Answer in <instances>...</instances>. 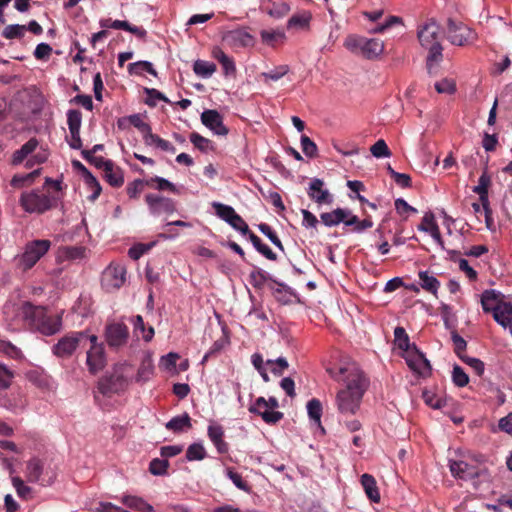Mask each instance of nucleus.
<instances>
[{
  "label": "nucleus",
  "instance_id": "nucleus-29",
  "mask_svg": "<svg viewBox=\"0 0 512 512\" xmlns=\"http://www.w3.org/2000/svg\"><path fill=\"white\" fill-rule=\"evenodd\" d=\"M144 143L146 146H155L162 151L169 152L174 154L176 152V148L167 140L161 138L159 135L149 132L144 138Z\"/></svg>",
  "mask_w": 512,
  "mask_h": 512
},
{
  "label": "nucleus",
  "instance_id": "nucleus-55",
  "mask_svg": "<svg viewBox=\"0 0 512 512\" xmlns=\"http://www.w3.org/2000/svg\"><path fill=\"white\" fill-rule=\"evenodd\" d=\"M144 91L147 95L146 104L151 107L156 106L155 100H161L166 103H170L169 99L163 93H161L159 90L155 88H145Z\"/></svg>",
  "mask_w": 512,
  "mask_h": 512
},
{
  "label": "nucleus",
  "instance_id": "nucleus-36",
  "mask_svg": "<svg viewBox=\"0 0 512 512\" xmlns=\"http://www.w3.org/2000/svg\"><path fill=\"white\" fill-rule=\"evenodd\" d=\"M290 10V5L286 2H271L266 7L267 14L275 19H281L285 17L290 12Z\"/></svg>",
  "mask_w": 512,
  "mask_h": 512
},
{
  "label": "nucleus",
  "instance_id": "nucleus-42",
  "mask_svg": "<svg viewBox=\"0 0 512 512\" xmlns=\"http://www.w3.org/2000/svg\"><path fill=\"white\" fill-rule=\"evenodd\" d=\"M145 187H148L147 179H135L127 184L126 193L130 199H137Z\"/></svg>",
  "mask_w": 512,
  "mask_h": 512
},
{
  "label": "nucleus",
  "instance_id": "nucleus-17",
  "mask_svg": "<svg viewBox=\"0 0 512 512\" xmlns=\"http://www.w3.org/2000/svg\"><path fill=\"white\" fill-rule=\"evenodd\" d=\"M126 386V378L122 374L115 372L99 381L98 390L101 394L108 396L123 390Z\"/></svg>",
  "mask_w": 512,
  "mask_h": 512
},
{
  "label": "nucleus",
  "instance_id": "nucleus-24",
  "mask_svg": "<svg viewBox=\"0 0 512 512\" xmlns=\"http://www.w3.org/2000/svg\"><path fill=\"white\" fill-rule=\"evenodd\" d=\"M38 140L33 137L29 139L20 149L14 151L12 155L11 164L16 166L21 164L30 154H32L38 147Z\"/></svg>",
  "mask_w": 512,
  "mask_h": 512
},
{
  "label": "nucleus",
  "instance_id": "nucleus-14",
  "mask_svg": "<svg viewBox=\"0 0 512 512\" xmlns=\"http://www.w3.org/2000/svg\"><path fill=\"white\" fill-rule=\"evenodd\" d=\"M129 337L128 327L123 323H111L106 326L105 338L111 348H118L127 343Z\"/></svg>",
  "mask_w": 512,
  "mask_h": 512
},
{
  "label": "nucleus",
  "instance_id": "nucleus-58",
  "mask_svg": "<svg viewBox=\"0 0 512 512\" xmlns=\"http://www.w3.org/2000/svg\"><path fill=\"white\" fill-rule=\"evenodd\" d=\"M128 121L143 134V138L152 131L151 126L144 122L139 114L130 115Z\"/></svg>",
  "mask_w": 512,
  "mask_h": 512
},
{
  "label": "nucleus",
  "instance_id": "nucleus-5",
  "mask_svg": "<svg viewBox=\"0 0 512 512\" xmlns=\"http://www.w3.org/2000/svg\"><path fill=\"white\" fill-rule=\"evenodd\" d=\"M344 46L352 53L361 54L367 59H376L384 51V42L380 39H368L362 36L349 35Z\"/></svg>",
  "mask_w": 512,
  "mask_h": 512
},
{
  "label": "nucleus",
  "instance_id": "nucleus-7",
  "mask_svg": "<svg viewBox=\"0 0 512 512\" xmlns=\"http://www.w3.org/2000/svg\"><path fill=\"white\" fill-rule=\"evenodd\" d=\"M279 407L278 400L270 397L266 400L264 397L256 399L255 403L249 407V412L261 416L267 424H276L283 418V413L274 411Z\"/></svg>",
  "mask_w": 512,
  "mask_h": 512
},
{
  "label": "nucleus",
  "instance_id": "nucleus-48",
  "mask_svg": "<svg viewBox=\"0 0 512 512\" xmlns=\"http://www.w3.org/2000/svg\"><path fill=\"white\" fill-rule=\"evenodd\" d=\"M307 412L311 420L317 424H320L322 416V404L318 399L313 398L307 403Z\"/></svg>",
  "mask_w": 512,
  "mask_h": 512
},
{
  "label": "nucleus",
  "instance_id": "nucleus-32",
  "mask_svg": "<svg viewBox=\"0 0 512 512\" xmlns=\"http://www.w3.org/2000/svg\"><path fill=\"white\" fill-rule=\"evenodd\" d=\"M312 20V14L309 11L294 14L287 22V28L307 29Z\"/></svg>",
  "mask_w": 512,
  "mask_h": 512
},
{
  "label": "nucleus",
  "instance_id": "nucleus-59",
  "mask_svg": "<svg viewBox=\"0 0 512 512\" xmlns=\"http://www.w3.org/2000/svg\"><path fill=\"white\" fill-rule=\"evenodd\" d=\"M452 380L458 387H465L469 383V377L465 371L458 365L453 367Z\"/></svg>",
  "mask_w": 512,
  "mask_h": 512
},
{
  "label": "nucleus",
  "instance_id": "nucleus-21",
  "mask_svg": "<svg viewBox=\"0 0 512 512\" xmlns=\"http://www.w3.org/2000/svg\"><path fill=\"white\" fill-rule=\"evenodd\" d=\"M207 435L220 454H225L229 450L228 443L224 440V429L219 424L208 426Z\"/></svg>",
  "mask_w": 512,
  "mask_h": 512
},
{
  "label": "nucleus",
  "instance_id": "nucleus-38",
  "mask_svg": "<svg viewBox=\"0 0 512 512\" xmlns=\"http://www.w3.org/2000/svg\"><path fill=\"white\" fill-rule=\"evenodd\" d=\"M147 184H148L149 188H152V189H155L158 191L168 190L172 193L177 192V189L172 182L168 181L165 178L159 177V176H154V177L147 179Z\"/></svg>",
  "mask_w": 512,
  "mask_h": 512
},
{
  "label": "nucleus",
  "instance_id": "nucleus-47",
  "mask_svg": "<svg viewBox=\"0 0 512 512\" xmlns=\"http://www.w3.org/2000/svg\"><path fill=\"white\" fill-rule=\"evenodd\" d=\"M270 290L272 291L274 297L277 299V301L282 303H287V292L290 290V288L283 284L278 282L277 280L273 279L272 284L269 285Z\"/></svg>",
  "mask_w": 512,
  "mask_h": 512
},
{
  "label": "nucleus",
  "instance_id": "nucleus-22",
  "mask_svg": "<svg viewBox=\"0 0 512 512\" xmlns=\"http://www.w3.org/2000/svg\"><path fill=\"white\" fill-rule=\"evenodd\" d=\"M491 185V177L487 170H484L479 177L478 185L473 187V192L479 195V200L486 212H489L488 189Z\"/></svg>",
  "mask_w": 512,
  "mask_h": 512
},
{
  "label": "nucleus",
  "instance_id": "nucleus-12",
  "mask_svg": "<svg viewBox=\"0 0 512 512\" xmlns=\"http://www.w3.org/2000/svg\"><path fill=\"white\" fill-rule=\"evenodd\" d=\"M145 202L153 215L172 214L176 211L175 202L159 194L148 193Z\"/></svg>",
  "mask_w": 512,
  "mask_h": 512
},
{
  "label": "nucleus",
  "instance_id": "nucleus-6",
  "mask_svg": "<svg viewBox=\"0 0 512 512\" xmlns=\"http://www.w3.org/2000/svg\"><path fill=\"white\" fill-rule=\"evenodd\" d=\"M50 247L51 241L47 239L28 242L19 259V266L24 271L31 269L49 251Z\"/></svg>",
  "mask_w": 512,
  "mask_h": 512
},
{
  "label": "nucleus",
  "instance_id": "nucleus-1",
  "mask_svg": "<svg viewBox=\"0 0 512 512\" xmlns=\"http://www.w3.org/2000/svg\"><path fill=\"white\" fill-rule=\"evenodd\" d=\"M327 372L336 381L345 383L336 396L339 412L355 414L359 409L361 399L367 388V380L355 363H348L338 369L328 368Z\"/></svg>",
  "mask_w": 512,
  "mask_h": 512
},
{
  "label": "nucleus",
  "instance_id": "nucleus-2",
  "mask_svg": "<svg viewBox=\"0 0 512 512\" xmlns=\"http://www.w3.org/2000/svg\"><path fill=\"white\" fill-rule=\"evenodd\" d=\"M3 314L5 320L10 322V325L23 321L46 336L56 334L60 331L62 326L61 316L48 315L44 307L35 306L28 301L22 302L21 304L13 302L5 303Z\"/></svg>",
  "mask_w": 512,
  "mask_h": 512
},
{
  "label": "nucleus",
  "instance_id": "nucleus-53",
  "mask_svg": "<svg viewBox=\"0 0 512 512\" xmlns=\"http://www.w3.org/2000/svg\"><path fill=\"white\" fill-rule=\"evenodd\" d=\"M451 338L454 345V352L462 360L467 356L465 354L467 342L457 332H452Z\"/></svg>",
  "mask_w": 512,
  "mask_h": 512
},
{
  "label": "nucleus",
  "instance_id": "nucleus-61",
  "mask_svg": "<svg viewBox=\"0 0 512 512\" xmlns=\"http://www.w3.org/2000/svg\"><path fill=\"white\" fill-rule=\"evenodd\" d=\"M301 148L307 157L314 158L317 156V145L306 135L301 136Z\"/></svg>",
  "mask_w": 512,
  "mask_h": 512
},
{
  "label": "nucleus",
  "instance_id": "nucleus-11",
  "mask_svg": "<svg viewBox=\"0 0 512 512\" xmlns=\"http://www.w3.org/2000/svg\"><path fill=\"white\" fill-rule=\"evenodd\" d=\"M223 43L233 50L239 48L252 47L254 45V37L246 28H237L226 31L222 36Z\"/></svg>",
  "mask_w": 512,
  "mask_h": 512
},
{
  "label": "nucleus",
  "instance_id": "nucleus-13",
  "mask_svg": "<svg viewBox=\"0 0 512 512\" xmlns=\"http://www.w3.org/2000/svg\"><path fill=\"white\" fill-rule=\"evenodd\" d=\"M405 360L409 368L419 375L425 376L431 372L430 362L415 344H412V349L406 353Z\"/></svg>",
  "mask_w": 512,
  "mask_h": 512
},
{
  "label": "nucleus",
  "instance_id": "nucleus-33",
  "mask_svg": "<svg viewBox=\"0 0 512 512\" xmlns=\"http://www.w3.org/2000/svg\"><path fill=\"white\" fill-rule=\"evenodd\" d=\"M248 237H249V240L251 241V243L253 244L254 248L260 254H262L265 258H267L268 260H271V261H276L277 260L276 253H274L268 245L264 244L262 242V240L256 234H254L251 231L248 234Z\"/></svg>",
  "mask_w": 512,
  "mask_h": 512
},
{
  "label": "nucleus",
  "instance_id": "nucleus-60",
  "mask_svg": "<svg viewBox=\"0 0 512 512\" xmlns=\"http://www.w3.org/2000/svg\"><path fill=\"white\" fill-rule=\"evenodd\" d=\"M153 370L154 367L150 361L142 362L137 372L136 381L145 382L149 380L153 374Z\"/></svg>",
  "mask_w": 512,
  "mask_h": 512
},
{
  "label": "nucleus",
  "instance_id": "nucleus-19",
  "mask_svg": "<svg viewBox=\"0 0 512 512\" xmlns=\"http://www.w3.org/2000/svg\"><path fill=\"white\" fill-rule=\"evenodd\" d=\"M104 346L90 347L87 352L86 363L91 374H96L105 366Z\"/></svg>",
  "mask_w": 512,
  "mask_h": 512
},
{
  "label": "nucleus",
  "instance_id": "nucleus-15",
  "mask_svg": "<svg viewBox=\"0 0 512 512\" xmlns=\"http://www.w3.org/2000/svg\"><path fill=\"white\" fill-rule=\"evenodd\" d=\"M324 186V181L319 178H313L309 183L307 194L318 205L332 204L333 202L332 194Z\"/></svg>",
  "mask_w": 512,
  "mask_h": 512
},
{
  "label": "nucleus",
  "instance_id": "nucleus-44",
  "mask_svg": "<svg viewBox=\"0 0 512 512\" xmlns=\"http://www.w3.org/2000/svg\"><path fill=\"white\" fill-rule=\"evenodd\" d=\"M26 25L10 24L2 31V36L7 40L20 39L25 35Z\"/></svg>",
  "mask_w": 512,
  "mask_h": 512
},
{
  "label": "nucleus",
  "instance_id": "nucleus-31",
  "mask_svg": "<svg viewBox=\"0 0 512 512\" xmlns=\"http://www.w3.org/2000/svg\"><path fill=\"white\" fill-rule=\"evenodd\" d=\"M43 473V464L37 459L33 458L28 461L26 466V478L29 482L37 483L41 481V475Z\"/></svg>",
  "mask_w": 512,
  "mask_h": 512
},
{
  "label": "nucleus",
  "instance_id": "nucleus-9",
  "mask_svg": "<svg viewBox=\"0 0 512 512\" xmlns=\"http://www.w3.org/2000/svg\"><path fill=\"white\" fill-rule=\"evenodd\" d=\"M85 337L84 332H71L63 336L52 347L53 354L62 359L71 357Z\"/></svg>",
  "mask_w": 512,
  "mask_h": 512
},
{
  "label": "nucleus",
  "instance_id": "nucleus-8",
  "mask_svg": "<svg viewBox=\"0 0 512 512\" xmlns=\"http://www.w3.org/2000/svg\"><path fill=\"white\" fill-rule=\"evenodd\" d=\"M447 38L453 45L465 46L475 40V33L465 24L450 18L447 21Z\"/></svg>",
  "mask_w": 512,
  "mask_h": 512
},
{
  "label": "nucleus",
  "instance_id": "nucleus-51",
  "mask_svg": "<svg viewBox=\"0 0 512 512\" xmlns=\"http://www.w3.org/2000/svg\"><path fill=\"white\" fill-rule=\"evenodd\" d=\"M189 138L191 143L202 152L213 149L212 142L197 132H192Z\"/></svg>",
  "mask_w": 512,
  "mask_h": 512
},
{
  "label": "nucleus",
  "instance_id": "nucleus-46",
  "mask_svg": "<svg viewBox=\"0 0 512 512\" xmlns=\"http://www.w3.org/2000/svg\"><path fill=\"white\" fill-rule=\"evenodd\" d=\"M12 484L15 488L17 495L24 499L29 500L33 498V490L31 487L25 485L24 481L20 477H13Z\"/></svg>",
  "mask_w": 512,
  "mask_h": 512
},
{
  "label": "nucleus",
  "instance_id": "nucleus-52",
  "mask_svg": "<svg viewBox=\"0 0 512 512\" xmlns=\"http://www.w3.org/2000/svg\"><path fill=\"white\" fill-rule=\"evenodd\" d=\"M258 229L280 250H284L283 244L276 232L266 223H260Z\"/></svg>",
  "mask_w": 512,
  "mask_h": 512
},
{
  "label": "nucleus",
  "instance_id": "nucleus-26",
  "mask_svg": "<svg viewBox=\"0 0 512 512\" xmlns=\"http://www.w3.org/2000/svg\"><path fill=\"white\" fill-rule=\"evenodd\" d=\"M361 485L367 495V497L374 503L380 501V493L377 487L375 478L370 474H363L361 476Z\"/></svg>",
  "mask_w": 512,
  "mask_h": 512
},
{
  "label": "nucleus",
  "instance_id": "nucleus-34",
  "mask_svg": "<svg viewBox=\"0 0 512 512\" xmlns=\"http://www.w3.org/2000/svg\"><path fill=\"white\" fill-rule=\"evenodd\" d=\"M419 279H420V285L424 290H426L427 292H429L433 295H436V293L440 287V282L437 280L436 277L431 275L428 271H420Z\"/></svg>",
  "mask_w": 512,
  "mask_h": 512
},
{
  "label": "nucleus",
  "instance_id": "nucleus-62",
  "mask_svg": "<svg viewBox=\"0 0 512 512\" xmlns=\"http://www.w3.org/2000/svg\"><path fill=\"white\" fill-rule=\"evenodd\" d=\"M85 178L86 184L93 190L92 195L90 196V199L92 201L96 200L100 193H101V186L98 180L91 174L90 171H88L85 175H83Z\"/></svg>",
  "mask_w": 512,
  "mask_h": 512
},
{
  "label": "nucleus",
  "instance_id": "nucleus-35",
  "mask_svg": "<svg viewBox=\"0 0 512 512\" xmlns=\"http://www.w3.org/2000/svg\"><path fill=\"white\" fill-rule=\"evenodd\" d=\"M268 280L272 282L273 278L266 271L258 267H254L249 274V282L256 289H261Z\"/></svg>",
  "mask_w": 512,
  "mask_h": 512
},
{
  "label": "nucleus",
  "instance_id": "nucleus-23",
  "mask_svg": "<svg viewBox=\"0 0 512 512\" xmlns=\"http://www.w3.org/2000/svg\"><path fill=\"white\" fill-rule=\"evenodd\" d=\"M105 181L114 188H119L124 184V172L116 166L114 162L107 163L106 169L103 171Z\"/></svg>",
  "mask_w": 512,
  "mask_h": 512
},
{
  "label": "nucleus",
  "instance_id": "nucleus-43",
  "mask_svg": "<svg viewBox=\"0 0 512 512\" xmlns=\"http://www.w3.org/2000/svg\"><path fill=\"white\" fill-rule=\"evenodd\" d=\"M193 70L196 75L207 78L216 71V65L212 62L197 60L193 65Z\"/></svg>",
  "mask_w": 512,
  "mask_h": 512
},
{
  "label": "nucleus",
  "instance_id": "nucleus-16",
  "mask_svg": "<svg viewBox=\"0 0 512 512\" xmlns=\"http://www.w3.org/2000/svg\"><path fill=\"white\" fill-rule=\"evenodd\" d=\"M201 122L216 135L226 136L229 132V129L223 123V117L217 110L209 109L203 111Z\"/></svg>",
  "mask_w": 512,
  "mask_h": 512
},
{
  "label": "nucleus",
  "instance_id": "nucleus-18",
  "mask_svg": "<svg viewBox=\"0 0 512 512\" xmlns=\"http://www.w3.org/2000/svg\"><path fill=\"white\" fill-rule=\"evenodd\" d=\"M449 468L451 474L461 480H471L479 476V468L463 460H450Z\"/></svg>",
  "mask_w": 512,
  "mask_h": 512
},
{
  "label": "nucleus",
  "instance_id": "nucleus-64",
  "mask_svg": "<svg viewBox=\"0 0 512 512\" xmlns=\"http://www.w3.org/2000/svg\"><path fill=\"white\" fill-rule=\"evenodd\" d=\"M289 71V67L287 65H281L276 67L275 69L262 73V77L265 81L272 80L277 81L280 78H282L284 75H286Z\"/></svg>",
  "mask_w": 512,
  "mask_h": 512
},
{
  "label": "nucleus",
  "instance_id": "nucleus-30",
  "mask_svg": "<svg viewBox=\"0 0 512 512\" xmlns=\"http://www.w3.org/2000/svg\"><path fill=\"white\" fill-rule=\"evenodd\" d=\"M165 427L175 433L188 430L192 427L191 418L188 413H184L183 415L173 417L166 423Z\"/></svg>",
  "mask_w": 512,
  "mask_h": 512
},
{
  "label": "nucleus",
  "instance_id": "nucleus-20",
  "mask_svg": "<svg viewBox=\"0 0 512 512\" xmlns=\"http://www.w3.org/2000/svg\"><path fill=\"white\" fill-rule=\"evenodd\" d=\"M504 295L494 289L485 290L481 295V305L485 313H492L501 307Z\"/></svg>",
  "mask_w": 512,
  "mask_h": 512
},
{
  "label": "nucleus",
  "instance_id": "nucleus-54",
  "mask_svg": "<svg viewBox=\"0 0 512 512\" xmlns=\"http://www.w3.org/2000/svg\"><path fill=\"white\" fill-rule=\"evenodd\" d=\"M168 467V460L155 458L149 464V471L153 475H165Z\"/></svg>",
  "mask_w": 512,
  "mask_h": 512
},
{
  "label": "nucleus",
  "instance_id": "nucleus-3",
  "mask_svg": "<svg viewBox=\"0 0 512 512\" xmlns=\"http://www.w3.org/2000/svg\"><path fill=\"white\" fill-rule=\"evenodd\" d=\"M417 38L420 45L428 50L426 58L427 71L430 75H435L437 73V66L443 60L440 25L435 19H428L418 26Z\"/></svg>",
  "mask_w": 512,
  "mask_h": 512
},
{
  "label": "nucleus",
  "instance_id": "nucleus-27",
  "mask_svg": "<svg viewBox=\"0 0 512 512\" xmlns=\"http://www.w3.org/2000/svg\"><path fill=\"white\" fill-rule=\"evenodd\" d=\"M121 502L128 508L138 512H154L153 506L138 496L124 495L121 498Z\"/></svg>",
  "mask_w": 512,
  "mask_h": 512
},
{
  "label": "nucleus",
  "instance_id": "nucleus-25",
  "mask_svg": "<svg viewBox=\"0 0 512 512\" xmlns=\"http://www.w3.org/2000/svg\"><path fill=\"white\" fill-rule=\"evenodd\" d=\"M350 215L349 209L336 208L331 212H325L320 215L322 223L328 227L343 223L345 218Z\"/></svg>",
  "mask_w": 512,
  "mask_h": 512
},
{
  "label": "nucleus",
  "instance_id": "nucleus-49",
  "mask_svg": "<svg viewBox=\"0 0 512 512\" xmlns=\"http://www.w3.org/2000/svg\"><path fill=\"white\" fill-rule=\"evenodd\" d=\"M226 476L233 482V484L240 490L244 491V492H249L250 491V486L248 484L247 481H245L242 476L234 471L233 468L231 467H228L226 469Z\"/></svg>",
  "mask_w": 512,
  "mask_h": 512
},
{
  "label": "nucleus",
  "instance_id": "nucleus-41",
  "mask_svg": "<svg viewBox=\"0 0 512 512\" xmlns=\"http://www.w3.org/2000/svg\"><path fill=\"white\" fill-rule=\"evenodd\" d=\"M212 207L214 208L216 215L220 219L227 222L228 224L233 219V217L236 215V211L234 210V208L229 205L219 203V202H213Z\"/></svg>",
  "mask_w": 512,
  "mask_h": 512
},
{
  "label": "nucleus",
  "instance_id": "nucleus-10",
  "mask_svg": "<svg viewBox=\"0 0 512 512\" xmlns=\"http://www.w3.org/2000/svg\"><path fill=\"white\" fill-rule=\"evenodd\" d=\"M125 281V266L112 263L103 271L101 285L107 292H112L121 288Z\"/></svg>",
  "mask_w": 512,
  "mask_h": 512
},
{
  "label": "nucleus",
  "instance_id": "nucleus-63",
  "mask_svg": "<svg viewBox=\"0 0 512 512\" xmlns=\"http://www.w3.org/2000/svg\"><path fill=\"white\" fill-rule=\"evenodd\" d=\"M13 378V371L9 370L6 366L0 364V390L8 389L11 386Z\"/></svg>",
  "mask_w": 512,
  "mask_h": 512
},
{
  "label": "nucleus",
  "instance_id": "nucleus-40",
  "mask_svg": "<svg viewBox=\"0 0 512 512\" xmlns=\"http://www.w3.org/2000/svg\"><path fill=\"white\" fill-rule=\"evenodd\" d=\"M148 72L149 74L156 76L157 72L153 68L151 62L148 61H138L135 63H130L128 65V72L131 75H141L143 72Z\"/></svg>",
  "mask_w": 512,
  "mask_h": 512
},
{
  "label": "nucleus",
  "instance_id": "nucleus-28",
  "mask_svg": "<svg viewBox=\"0 0 512 512\" xmlns=\"http://www.w3.org/2000/svg\"><path fill=\"white\" fill-rule=\"evenodd\" d=\"M494 320L504 328L512 322V303H502L501 307L492 312Z\"/></svg>",
  "mask_w": 512,
  "mask_h": 512
},
{
  "label": "nucleus",
  "instance_id": "nucleus-45",
  "mask_svg": "<svg viewBox=\"0 0 512 512\" xmlns=\"http://www.w3.org/2000/svg\"><path fill=\"white\" fill-rule=\"evenodd\" d=\"M82 123V113L79 110L71 109L67 112V124L70 134L80 131Z\"/></svg>",
  "mask_w": 512,
  "mask_h": 512
},
{
  "label": "nucleus",
  "instance_id": "nucleus-4",
  "mask_svg": "<svg viewBox=\"0 0 512 512\" xmlns=\"http://www.w3.org/2000/svg\"><path fill=\"white\" fill-rule=\"evenodd\" d=\"M60 197L43 190L34 189L23 192L19 203L27 213L43 214L57 206Z\"/></svg>",
  "mask_w": 512,
  "mask_h": 512
},
{
  "label": "nucleus",
  "instance_id": "nucleus-50",
  "mask_svg": "<svg viewBox=\"0 0 512 512\" xmlns=\"http://www.w3.org/2000/svg\"><path fill=\"white\" fill-rule=\"evenodd\" d=\"M206 457V451L202 444L193 443L186 451V459L188 461L203 460Z\"/></svg>",
  "mask_w": 512,
  "mask_h": 512
},
{
  "label": "nucleus",
  "instance_id": "nucleus-57",
  "mask_svg": "<svg viewBox=\"0 0 512 512\" xmlns=\"http://www.w3.org/2000/svg\"><path fill=\"white\" fill-rule=\"evenodd\" d=\"M422 398L425 404L433 409H440L445 405V402L431 391H423Z\"/></svg>",
  "mask_w": 512,
  "mask_h": 512
},
{
  "label": "nucleus",
  "instance_id": "nucleus-56",
  "mask_svg": "<svg viewBox=\"0 0 512 512\" xmlns=\"http://www.w3.org/2000/svg\"><path fill=\"white\" fill-rule=\"evenodd\" d=\"M371 154L376 158L389 157L391 155L390 149L383 139H379L370 148Z\"/></svg>",
  "mask_w": 512,
  "mask_h": 512
},
{
  "label": "nucleus",
  "instance_id": "nucleus-37",
  "mask_svg": "<svg viewBox=\"0 0 512 512\" xmlns=\"http://www.w3.org/2000/svg\"><path fill=\"white\" fill-rule=\"evenodd\" d=\"M394 342L399 349L406 353L412 349L409 336L406 330L401 326H397L394 329Z\"/></svg>",
  "mask_w": 512,
  "mask_h": 512
},
{
  "label": "nucleus",
  "instance_id": "nucleus-39",
  "mask_svg": "<svg viewBox=\"0 0 512 512\" xmlns=\"http://www.w3.org/2000/svg\"><path fill=\"white\" fill-rule=\"evenodd\" d=\"M261 39L263 43L269 46H275L278 42H283L286 39V35L282 30H262Z\"/></svg>",
  "mask_w": 512,
  "mask_h": 512
}]
</instances>
